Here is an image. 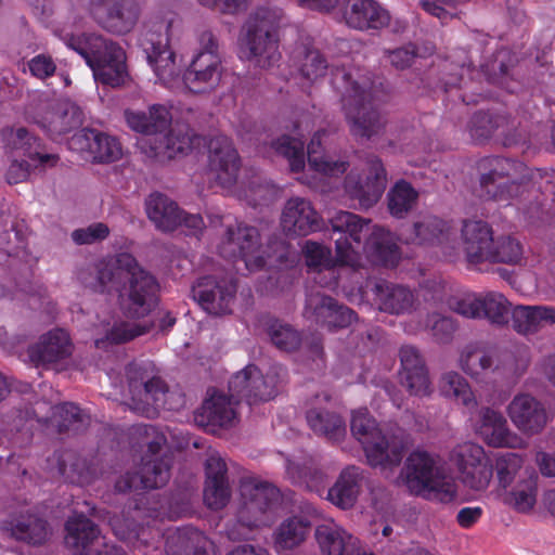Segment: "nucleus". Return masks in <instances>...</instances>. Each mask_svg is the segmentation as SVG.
<instances>
[{"instance_id":"nucleus-44","label":"nucleus","mask_w":555,"mask_h":555,"mask_svg":"<svg viewBox=\"0 0 555 555\" xmlns=\"http://www.w3.org/2000/svg\"><path fill=\"white\" fill-rule=\"evenodd\" d=\"M538 474L520 480L498 495L502 502L518 513L533 509L538 498Z\"/></svg>"},{"instance_id":"nucleus-10","label":"nucleus","mask_w":555,"mask_h":555,"mask_svg":"<svg viewBox=\"0 0 555 555\" xmlns=\"http://www.w3.org/2000/svg\"><path fill=\"white\" fill-rule=\"evenodd\" d=\"M135 431L143 437L147 453L142 459L139 474H127L116 482L115 488L119 492L158 488L166 485L170 477V457L167 454L158 456L166 444L165 435L151 425H140Z\"/></svg>"},{"instance_id":"nucleus-57","label":"nucleus","mask_w":555,"mask_h":555,"mask_svg":"<svg viewBox=\"0 0 555 555\" xmlns=\"http://www.w3.org/2000/svg\"><path fill=\"white\" fill-rule=\"evenodd\" d=\"M60 417L57 426L61 431L75 430L78 431L85 424L86 416L79 408L74 403H63L53 408V417Z\"/></svg>"},{"instance_id":"nucleus-20","label":"nucleus","mask_w":555,"mask_h":555,"mask_svg":"<svg viewBox=\"0 0 555 555\" xmlns=\"http://www.w3.org/2000/svg\"><path fill=\"white\" fill-rule=\"evenodd\" d=\"M208 149L210 178L224 191L232 192L237 183L241 166L236 150L224 135L212 138Z\"/></svg>"},{"instance_id":"nucleus-45","label":"nucleus","mask_w":555,"mask_h":555,"mask_svg":"<svg viewBox=\"0 0 555 555\" xmlns=\"http://www.w3.org/2000/svg\"><path fill=\"white\" fill-rule=\"evenodd\" d=\"M460 366L473 378H478L488 372L496 371L499 369V358L492 350L469 345L461 353Z\"/></svg>"},{"instance_id":"nucleus-32","label":"nucleus","mask_w":555,"mask_h":555,"mask_svg":"<svg viewBox=\"0 0 555 555\" xmlns=\"http://www.w3.org/2000/svg\"><path fill=\"white\" fill-rule=\"evenodd\" d=\"M328 400L327 393L315 396L307 410L306 420L314 434L338 442L346 436V424L338 413L322 406Z\"/></svg>"},{"instance_id":"nucleus-11","label":"nucleus","mask_w":555,"mask_h":555,"mask_svg":"<svg viewBox=\"0 0 555 555\" xmlns=\"http://www.w3.org/2000/svg\"><path fill=\"white\" fill-rule=\"evenodd\" d=\"M350 427L371 466L386 470L400 464L403 456L401 443L395 438L386 437L366 409H359L352 413Z\"/></svg>"},{"instance_id":"nucleus-26","label":"nucleus","mask_w":555,"mask_h":555,"mask_svg":"<svg viewBox=\"0 0 555 555\" xmlns=\"http://www.w3.org/2000/svg\"><path fill=\"white\" fill-rule=\"evenodd\" d=\"M506 412L513 425L529 436L541 433L548 421L543 403L526 392L514 396Z\"/></svg>"},{"instance_id":"nucleus-43","label":"nucleus","mask_w":555,"mask_h":555,"mask_svg":"<svg viewBox=\"0 0 555 555\" xmlns=\"http://www.w3.org/2000/svg\"><path fill=\"white\" fill-rule=\"evenodd\" d=\"M374 294L379 309L389 313L408 312L414 302V296L410 289L386 281L375 283Z\"/></svg>"},{"instance_id":"nucleus-61","label":"nucleus","mask_w":555,"mask_h":555,"mask_svg":"<svg viewBox=\"0 0 555 555\" xmlns=\"http://www.w3.org/2000/svg\"><path fill=\"white\" fill-rule=\"evenodd\" d=\"M426 328H430L433 336L438 341H448L453 335L456 324L450 317L434 313L428 318Z\"/></svg>"},{"instance_id":"nucleus-5","label":"nucleus","mask_w":555,"mask_h":555,"mask_svg":"<svg viewBox=\"0 0 555 555\" xmlns=\"http://www.w3.org/2000/svg\"><path fill=\"white\" fill-rule=\"evenodd\" d=\"M280 492L271 483L256 477H245L240 483L236 520L227 529L231 540L244 539L254 528L270 525L278 513Z\"/></svg>"},{"instance_id":"nucleus-41","label":"nucleus","mask_w":555,"mask_h":555,"mask_svg":"<svg viewBox=\"0 0 555 555\" xmlns=\"http://www.w3.org/2000/svg\"><path fill=\"white\" fill-rule=\"evenodd\" d=\"M149 219L162 231H173L181 224V210L160 193L151 194L145 202Z\"/></svg>"},{"instance_id":"nucleus-25","label":"nucleus","mask_w":555,"mask_h":555,"mask_svg":"<svg viewBox=\"0 0 555 555\" xmlns=\"http://www.w3.org/2000/svg\"><path fill=\"white\" fill-rule=\"evenodd\" d=\"M31 118L52 138L65 134L81 124L78 109L57 100L41 103Z\"/></svg>"},{"instance_id":"nucleus-18","label":"nucleus","mask_w":555,"mask_h":555,"mask_svg":"<svg viewBox=\"0 0 555 555\" xmlns=\"http://www.w3.org/2000/svg\"><path fill=\"white\" fill-rule=\"evenodd\" d=\"M192 294L207 313L220 317L232 312L236 285L228 275L211 274L198 279Z\"/></svg>"},{"instance_id":"nucleus-8","label":"nucleus","mask_w":555,"mask_h":555,"mask_svg":"<svg viewBox=\"0 0 555 555\" xmlns=\"http://www.w3.org/2000/svg\"><path fill=\"white\" fill-rule=\"evenodd\" d=\"M402 478L411 492L431 501L449 503L457 495L456 481L443 461L425 451H414L409 455Z\"/></svg>"},{"instance_id":"nucleus-30","label":"nucleus","mask_w":555,"mask_h":555,"mask_svg":"<svg viewBox=\"0 0 555 555\" xmlns=\"http://www.w3.org/2000/svg\"><path fill=\"white\" fill-rule=\"evenodd\" d=\"M73 353V344L68 333L62 328H54L43 334L39 341L29 349V356L36 365H59Z\"/></svg>"},{"instance_id":"nucleus-7","label":"nucleus","mask_w":555,"mask_h":555,"mask_svg":"<svg viewBox=\"0 0 555 555\" xmlns=\"http://www.w3.org/2000/svg\"><path fill=\"white\" fill-rule=\"evenodd\" d=\"M282 17L280 9L259 8L254 11L238 36L240 59L251 61L261 68L275 65L281 57L275 30Z\"/></svg>"},{"instance_id":"nucleus-16","label":"nucleus","mask_w":555,"mask_h":555,"mask_svg":"<svg viewBox=\"0 0 555 555\" xmlns=\"http://www.w3.org/2000/svg\"><path fill=\"white\" fill-rule=\"evenodd\" d=\"M259 233L254 227L237 223L235 228L227 224L224 237L218 245V253L224 258H240L249 271L261 269L264 264Z\"/></svg>"},{"instance_id":"nucleus-36","label":"nucleus","mask_w":555,"mask_h":555,"mask_svg":"<svg viewBox=\"0 0 555 555\" xmlns=\"http://www.w3.org/2000/svg\"><path fill=\"white\" fill-rule=\"evenodd\" d=\"M534 468L526 464L524 455L515 452L499 453L493 462V476L498 494L522 479L533 476Z\"/></svg>"},{"instance_id":"nucleus-3","label":"nucleus","mask_w":555,"mask_h":555,"mask_svg":"<svg viewBox=\"0 0 555 555\" xmlns=\"http://www.w3.org/2000/svg\"><path fill=\"white\" fill-rule=\"evenodd\" d=\"M275 387V377L269 375L264 377L257 366L248 364L230 379L231 399L222 393H210L195 412L194 422L208 431L231 427L237 420L235 409L237 400L244 399L249 405L270 400L276 393Z\"/></svg>"},{"instance_id":"nucleus-64","label":"nucleus","mask_w":555,"mask_h":555,"mask_svg":"<svg viewBox=\"0 0 555 555\" xmlns=\"http://www.w3.org/2000/svg\"><path fill=\"white\" fill-rule=\"evenodd\" d=\"M401 375L426 369L418 351L412 346H404L400 350Z\"/></svg>"},{"instance_id":"nucleus-55","label":"nucleus","mask_w":555,"mask_h":555,"mask_svg":"<svg viewBox=\"0 0 555 555\" xmlns=\"http://www.w3.org/2000/svg\"><path fill=\"white\" fill-rule=\"evenodd\" d=\"M491 254L485 261L517 263L522 257V247L515 238L503 236L493 241Z\"/></svg>"},{"instance_id":"nucleus-48","label":"nucleus","mask_w":555,"mask_h":555,"mask_svg":"<svg viewBox=\"0 0 555 555\" xmlns=\"http://www.w3.org/2000/svg\"><path fill=\"white\" fill-rule=\"evenodd\" d=\"M139 16L140 7L135 1L120 0L101 26L113 34H128L137 25Z\"/></svg>"},{"instance_id":"nucleus-14","label":"nucleus","mask_w":555,"mask_h":555,"mask_svg":"<svg viewBox=\"0 0 555 555\" xmlns=\"http://www.w3.org/2000/svg\"><path fill=\"white\" fill-rule=\"evenodd\" d=\"M149 506H137L131 515L128 517H113L109 520L112 529L116 537L125 541H140L143 544L147 543L145 538L144 525L151 526V521L164 519L165 517L172 519L183 516L188 512L186 503L182 506L173 507L169 504L168 500H157L152 502L150 506V498H144Z\"/></svg>"},{"instance_id":"nucleus-58","label":"nucleus","mask_w":555,"mask_h":555,"mask_svg":"<svg viewBox=\"0 0 555 555\" xmlns=\"http://www.w3.org/2000/svg\"><path fill=\"white\" fill-rule=\"evenodd\" d=\"M231 496L228 480L206 481L204 501L209 508L220 509L227 505Z\"/></svg>"},{"instance_id":"nucleus-52","label":"nucleus","mask_w":555,"mask_h":555,"mask_svg":"<svg viewBox=\"0 0 555 555\" xmlns=\"http://www.w3.org/2000/svg\"><path fill=\"white\" fill-rule=\"evenodd\" d=\"M11 535L20 541L33 544L42 543L48 537V528L46 522L35 516L22 517L9 527H5Z\"/></svg>"},{"instance_id":"nucleus-27","label":"nucleus","mask_w":555,"mask_h":555,"mask_svg":"<svg viewBox=\"0 0 555 555\" xmlns=\"http://www.w3.org/2000/svg\"><path fill=\"white\" fill-rule=\"evenodd\" d=\"M328 132L320 129L313 133L308 144V171L311 177L301 176L298 179L313 188H321L327 179L338 177L347 170L345 162H333L324 154L322 143Z\"/></svg>"},{"instance_id":"nucleus-4","label":"nucleus","mask_w":555,"mask_h":555,"mask_svg":"<svg viewBox=\"0 0 555 555\" xmlns=\"http://www.w3.org/2000/svg\"><path fill=\"white\" fill-rule=\"evenodd\" d=\"M333 85L341 95L351 133L366 139L377 134L384 126V120L372 105L371 79L359 69H339L334 74Z\"/></svg>"},{"instance_id":"nucleus-35","label":"nucleus","mask_w":555,"mask_h":555,"mask_svg":"<svg viewBox=\"0 0 555 555\" xmlns=\"http://www.w3.org/2000/svg\"><path fill=\"white\" fill-rule=\"evenodd\" d=\"M464 251L470 263H480L489 258L493 245V231L482 220H466L462 228Z\"/></svg>"},{"instance_id":"nucleus-19","label":"nucleus","mask_w":555,"mask_h":555,"mask_svg":"<svg viewBox=\"0 0 555 555\" xmlns=\"http://www.w3.org/2000/svg\"><path fill=\"white\" fill-rule=\"evenodd\" d=\"M489 170L480 177L481 196L500 205H508L520 194L521 186L512 177L519 166L506 158H493L488 162Z\"/></svg>"},{"instance_id":"nucleus-56","label":"nucleus","mask_w":555,"mask_h":555,"mask_svg":"<svg viewBox=\"0 0 555 555\" xmlns=\"http://www.w3.org/2000/svg\"><path fill=\"white\" fill-rule=\"evenodd\" d=\"M269 336L276 348L283 351H293L300 344L299 334L291 325L279 321L270 325Z\"/></svg>"},{"instance_id":"nucleus-21","label":"nucleus","mask_w":555,"mask_h":555,"mask_svg":"<svg viewBox=\"0 0 555 555\" xmlns=\"http://www.w3.org/2000/svg\"><path fill=\"white\" fill-rule=\"evenodd\" d=\"M65 543L77 555L118 554V550L106 544L98 528L81 514L67 520Z\"/></svg>"},{"instance_id":"nucleus-60","label":"nucleus","mask_w":555,"mask_h":555,"mask_svg":"<svg viewBox=\"0 0 555 555\" xmlns=\"http://www.w3.org/2000/svg\"><path fill=\"white\" fill-rule=\"evenodd\" d=\"M401 378L411 395L425 397L431 393V386L426 369L401 375Z\"/></svg>"},{"instance_id":"nucleus-9","label":"nucleus","mask_w":555,"mask_h":555,"mask_svg":"<svg viewBox=\"0 0 555 555\" xmlns=\"http://www.w3.org/2000/svg\"><path fill=\"white\" fill-rule=\"evenodd\" d=\"M125 118L133 131L156 137L154 144L151 145V156L170 159L188 153L194 145V139L189 133L183 135L167 133L172 117L165 105L154 104L146 112L126 111Z\"/></svg>"},{"instance_id":"nucleus-15","label":"nucleus","mask_w":555,"mask_h":555,"mask_svg":"<svg viewBox=\"0 0 555 555\" xmlns=\"http://www.w3.org/2000/svg\"><path fill=\"white\" fill-rule=\"evenodd\" d=\"M169 25L162 23L156 31H146L141 39L147 61L158 80L168 88L180 85L181 65L169 48Z\"/></svg>"},{"instance_id":"nucleus-34","label":"nucleus","mask_w":555,"mask_h":555,"mask_svg":"<svg viewBox=\"0 0 555 555\" xmlns=\"http://www.w3.org/2000/svg\"><path fill=\"white\" fill-rule=\"evenodd\" d=\"M452 225L437 217L426 216L416 221L412 228L401 233L408 244L447 245L454 236Z\"/></svg>"},{"instance_id":"nucleus-31","label":"nucleus","mask_w":555,"mask_h":555,"mask_svg":"<svg viewBox=\"0 0 555 555\" xmlns=\"http://www.w3.org/2000/svg\"><path fill=\"white\" fill-rule=\"evenodd\" d=\"M322 218L312 204L302 197L289 198L282 211L281 227L291 235H308L321 229Z\"/></svg>"},{"instance_id":"nucleus-13","label":"nucleus","mask_w":555,"mask_h":555,"mask_svg":"<svg viewBox=\"0 0 555 555\" xmlns=\"http://www.w3.org/2000/svg\"><path fill=\"white\" fill-rule=\"evenodd\" d=\"M222 77L221 56L215 36L205 31L199 37V50L183 75L182 82L194 93L215 90Z\"/></svg>"},{"instance_id":"nucleus-42","label":"nucleus","mask_w":555,"mask_h":555,"mask_svg":"<svg viewBox=\"0 0 555 555\" xmlns=\"http://www.w3.org/2000/svg\"><path fill=\"white\" fill-rule=\"evenodd\" d=\"M293 61L301 77L310 83L322 78L328 66L320 51L313 48L308 39L296 44Z\"/></svg>"},{"instance_id":"nucleus-37","label":"nucleus","mask_w":555,"mask_h":555,"mask_svg":"<svg viewBox=\"0 0 555 555\" xmlns=\"http://www.w3.org/2000/svg\"><path fill=\"white\" fill-rule=\"evenodd\" d=\"M311 128V120L305 116L294 125V137L283 135L272 144L278 154L287 158L293 172H300L306 168L302 138Z\"/></svg>"},{"instance_id":"nucleus-6","label":"nucleus","mask_w":555,"mask_h":555,"mask_svg":"<svg viewBox=\"0 0 555 555\" xmlns=\"http://www.w3.org/2000/svg\"><path fill=\"white\" fill-rule=\"evenodd\" d=\"M57 36L65 44L79 53L93 72L95 81L117 87L125 81L126 55L121 47L102 36H77L61 29Z\"/></svg>"},{"instance_id":"nucleus-23","label":"nucleus","mask_w":555,"mask_h":555,"mask_svg":"<svg viewBox=\"0 0 555 555\" xmlns=\"http://www.w3.org/2000/svg\"><path fill=\"white\" fill-rule=\"evenodd\" d=\"M364 171V180L350 172L346 178L345 189L351 198L359 202L361 208L366 209L379 201L386 186V172L377 158L370 159Z\"/></svg>"},{"instance_id":"nucleus-59","label":"nucleus","mask_w":555,"mask_h":555,"mask_svg":"<svg viewBox=\"0 0 555 555\" xmlns=\"http://www.w3.org/2000/svg\"><path fill=\"white\" fill-rule=\"evenodd\" d=\"M23 70L28 72L37 79L43 80L54 75L56 64L50 55L40 53L27 61L23 65Z\"/></svg>"},{"instance_id":"nucleus-49","label":"nucleus","mask_w":555,"mask_h":555,"mask_svg":"<svg viewBox=\"0 0 555 555\" xmlns=\"http://www.w3.org/2000/svg\"><path fill=\"white\" fill-rule=\"evenodd\" d=\"M286 476L292 483L305 487L310 491H319L324 481V474L310 459L288 460Z\"/></svg>"},{"instance_id":"nucleus-22","label":"nucleus","mask_w":555,"mask_h":555,"mask_svg":"<svg viewBox=\"0 0 555 555\" xmlns=\"http://www.w3.org/2000/svg\"><path fill=\"white\" fill-rule=\"evenodd\" d=\"M129 391L131 393L130 409L147 417L156 415L160 408L168 410L175 408L173 404L168 402L173 393L168 391L165 383L159 377L145 379L141 376L139 380L130 375Z\"/></svg>"},{"instance_id":"nucleus-50","label":"nucleus","mask_w":555,"mask_h":555,"mask_svg":"<svg viewBox=\"0 0 555 555\" xmlns=\"http://www.w3.org/2000/svg\"><path fill=\"white\" fill-rule=\"evenodd\" d=\"M310 522L304 517H292L281 524L275 533V548L279 552L292 550L306 538Z\"/></svg>"},{"instance_id":"nucleus-2","label":"nucleus","mask_w":555,"mask_h":555,"mask_svg":"<svg viewBox=\"0 0 555 555\" xmlns=\"http://www.w3.org/2000/svg\"><path fill=\"white\" fill-rule=\"evenodd\" d=\"M335 240V258L331 249L317 242L307 241L302 248L309 270L319 274L317 283L334 288L338 285L336 266L361 268L364 259L373 263L393 267L400 259V250L393 235L384 228L350 211H337L330 218Z\"/></svg>"},{"instance_id":"nucleus-40","label":"nucleus","mask_w":555,"mask_h":555,"mask_svg":"<svg viewBox=\"0 0 555 555\" xmlns=\"http://www.w3.org/2000/svg\"><path fill=\"white\" fill-rule=\"evenodd\" d=\"M208 541L193 528L169 529L166 533L167 555H204Z\"/></svg>"},{"instance_id":"nucleus-12","label":"nucleus","mask_w":555,"mask_h":555,"mask_svg":"<svg viewBox=\"0 0 555 555\" xmlns=\"http://www.w3.org/2000/svg\"><path fill=\"white\" fill-rule=\"evenodd\" d=\"M0 142L14 156L7 171V180L10 184L25 181L34 168L54 166L57 163L55 155L41 151L39 140L25 128L1 129Z\"/></svg>"},{"instance_id":"nucleus-33","label":"nucleus","mask_w":555,"mask_h":555,"mask_svg":"<svg viewBox=\"0 0 555 555\" xmlns=\"http://www.w3.org/2000/svg\"><path fill=\"white\" fill-rule=\"evenodd\" d=\"M343 17L354 29H380L389 24V13L375 0H345Z\"/></svg>"},{"instance_id":"nucleus-29","label":"nucleus","mask_w":555,"mask_h":555,"mask_svg":"<svg viewBox=\"0 0 555 555\" xmlns=\"http://www.w3.org/2000/svg\"><path fill=\"white\" fill-rule=\"evenodd\" d=\"M304 315L317 324L332 328L346 327L354 320L353 311L320 293L307 298Z\"/></svg>"},{"instance_id":"nucleus-17","label":"nucleus","mask_w":555,"mask_h":555,"mask_svg":"<svg viewBox=\"0 0 555 555\" xmlns=\"http://www.w3.org/2000/svg\"><path fill=\"white\" fill-rule=\"evenodd\" d=\"M475 434L489 447L517 449L525 447V440L507 424L504 415L490 406H482L470 416Z\"/></svg>"},{"instance_id":"nucleus-39","label":"nucleus","mask_w":555,"mask_h":555,"mask_svg":"<svg viewBox=\"0 0 555 555\" xmlns=\"http://www.w3.org/2000/svg\"><path fill=\"white\" fill-rule=\"evenodd\" d=\"M362 481L363 475L359 467H346L335 485L328 490V501L343 509L350 508L358 499Z\"/></svg>"},{"instance_id":"nucleus-63","label":"nucleus","mask_w":555,"mask_h":555,"mask_svg":"<svg viewBox=\"0 0 555 555\" xmlns=\"http://www.w3.org/2000/svg\"><path fill=\"white\" fill-rule=\"evenodd\" d=\"M203 7L214 9L223 14L235 15L245 11L249 0H197Z\"/></svg>"},{"instance_id":"nucleus-62","label":"nucleus","mask_w":555,"mask_h":555,"mask_svg":"<svg viewBox=\"0 0 555 555\" xmlns=\"http://www.w3.org/2000/svg\"><path fill=\"white\" fill-rule=\"evenodd\" d=\"M108 234V227L105 223L96 222L75 230L72 233V238L78 245L94 244L106 238Z\"/></svg>"},{"instance_id":"nucleus-53","label":"nucleus","mask_w":555,"mask_h":555,"mask_svg":"<svg viewBox=\"0 0 555 555\" xmlns=\"http://www.w3.org/2000/svg\"><path fill=\"white\" fill-rule=\"evenodd\" d=\"M459 477L465 487L474 491H485L493 477V464L486 457L479 464L459 473Z\"/></svg>"},{"instance_id":"nucleus-51","label":"nucleus","mask_w":555,"mask_h":555,"mask_svg":"<svg viewBox=\"0 0 555 555\" xmlns=\"http://www.w3.org/2000/svg\"><path fill=\"white\" fill-rule=\"evenodd\" d=\"M418 193L405 181H398L388 192V209L391 216L403 218L417 203Z\"/></svg>"},{"instance_id":"nucleus-28","label":"nucleus","mask_w":555,"mask_h":555,"mask_svg":"<svg viewBox=\"0 0 555 555\" xmlns=\"http://www.w3.org/2000/svg\"><path fill=\"white\" fill-rule=\"evenodd\" d=\"M69 149L88 152L93 160L101 163L115 162L122 155L119 141L109 134L93 129H82L69 140Z\"/></svg>"},{"instance_id":"nucleus-1","label":"nucleus","mask_w":555,"mask_h":555,"mask_svg":"<svg viewBox=\"0 0 555 555\" xmlns=\"http://www.w3.org/2000/svg\"><path fill=\"white\" fill-rule=\"evenodd\" d=\"M96 292L106 294L116 310L111 320H101L104 337H96V348L106 343L120 344L147 333L153 322L145 320L154 304L158 284L155 278L141 268L134 257L120 253L98 264Z\"/></svg>"},{"instance_id":"nucleus-24","label":"nucleus","mask_w":555,"mask_h":555,"mask_svg":"<svg viewBox=\"0 0 555 555\" xmlns=\"http://www.w3.org/2000/svg\"><path fill=\"white\" fill-rule=\"evenodd\" d=\"M451 308L466 318H487L492 323L503 324L507 321L509 307L506 298L490 292L487 294H467L451 304Z\"/></svg>"},{"instance_id":"nucleus-47","label":"nucleus","mask_w":555,"mask_h":555,"mask_svg":"<svg viewBox=\"0 0 555 555\" xmlns=\"http://www.w3.org/2000/svg\"><path fill=\"white\" fill-rule=\"evenodd\" d=\"M439 393L456 403L462 404L467 410H475L478 405L468 382L457 372L444 373L438 383Z\"/></svg>"},{"instance_id":"nucleus-46","label":"nucleus","mask_w":555,"mask_h":555,"mask_svg":"<svg viewBox=\"0 0 555 555\" xmlns=\"http://www.w3.org/2000/svg\"><path fill=\"white\" fill-rule=\"evenodd\" d=\"M515 328L522 334H532L555 324V309L548 307L519 306L513 311Z\"/></svg>"},{"instance_id":"nucleus-38","label":"nucleus","mask_w":555,"mask_h":555,"mask_svg":"<svg viewBox=\"0 0 555 555\" xmlns=\"http://www.w3.org/2000/svg\"><path fill=\"white\" fill-rule=\"evenodd\" d=\"M317 540L323 555H354L358 540L337 524H324L317 528Z\"/></svg>"},{"instance_id":"nucleus-54","label":"nucleus","mask_w":555,"mask_h":555,"mask_svg":"<svg viewBox=\"0 0 555 555\" xmlns=\"http://www.w3.org/2000/svg\"><path fill=\"white\" fill-rule=\"evenodd\" d=\"M487 456L485 449L474 442H464L454 447L450 453V462L461 473L468 467L479 464Z\"/></svg>"}]
</instances>
